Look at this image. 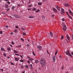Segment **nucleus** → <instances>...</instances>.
<instances>
[{"mask_svg":"<svg viewBox=\"0 0 73 73\" xmlns=\"http://www.w3.org/2000/svg\"><path fill=\"white\" fill-rule=\"evenodd\" d=\"M23 35L24 36H25V35H26V33H23Z\"/></svg>","mask_w":73,"mask_h":73,"instance_id":"obj_29","label":"nucleus"},{"mask_svg":"<svg viewBox=\"0 0 73 73\" xmlns=\"http://www.w3.org/2000/svg\"><path fill=\"white\" fill-rule=\"evenodd\" d=\"M11 35H13V32L11 33Z\"/></svg>","mask_w":73,"mask_h":73,"instance_id":"obj_59","label":"nucleus"},{"mask_svg":"<svg viewBox=\"0 0 73 73\" xmlns=\"http://www.w3.org/2000/svg\"><path fill=\"white\" fill-rule=\"evenodd\" d=\"M21 40H22V41H24V39L22 38H21Z\"/></svg>","mask_w":73,"mask_h":73,"instance_id":"obj_37","label":"nucleus"},{"mask_svg":"<svg viewBox=\"0 0 73 73\" xmlns=\"http://www.w3.org/2000/svg\"><path fill=\"white\" fill-rule=\"evenodd\" d=\"M14 52V53H18V52L16 50H15Z\"/></svg>","mask_w":73,"mask_h":73,"instance_id":"obj_21","label":"nucleus"},{"mask_svg":"<svg viewBox=\"0 0 73 73\" xmlns=\"http://www.w3.org/2000/svg\"><path fill=\"white\" fill-rule=\"evenodd\" d=\"M53 10L55 13H57V11L55 8H53Z\"/></svg>","mask_w":73,"mask_h":73,"instance_id":"obj_8","label":"nucleus"},{"mask_svg":"<svg viewBox=\"0 0 73 73\" xmlns=\"http://www.w3.org/2000/svg\"><path fill=\"white\" fill-rule=\"evenodd\" d=\"M7 49L8 51H11V48L10 47H8L7 48Z\"/></svg>","mask_w":73,"mask_h":73,"instance_id":"obj_18","label":"nucleus"},{"mask_svg":"<svg viewBox=\"0 0 73 73\" xmlns=\"http://www.w3.org/2000/svg\"><path fill=\"white\" fill-rule=\"evenodd\" d=\"M64 66H62V70H63V69H64Z\"/></svg>","mask_w":73,"mask_h":73,"instance_id":"obj_44","label":"nucleus"},{"mask_svg":"<svg viewBox=\"0 0 73 73\" xmlns=\"http://www.w3.org/2000/svg\"><path fill=\"white\" fill-rule=\"evenodd\" d=\"M62 21H65V19H62Z\"/></svg>","mask_w":73,"mask_h":73,"instance_id":"obj_55","label":"nucleus"},{"mask_svg":"<svg viewBox=\"0 0 73 73\" xmlns=\"http://www.w3.org/2000/svg\"><path fill=\"white\" fill-rule=\"evenodd\" d=\"M29 18L30 19H33V18H34V17L33 16H30L29 17Z\"/></svg>","mask_w":73,"mask_h":73,"instance_id":"obj_26","label":"nucleus"},{"mask_svg":"<svg viewBox=\"0 0 73 73\" xmlns=\"http://www.w3.org/2000/svg\"><path fill=\"white\" fill-rule=\"evenodd\" d=\"M3 55L5 56V57H7V56L6 55V54H5L4 53Z\"/></svg>","mask_w":73,"mask_h":73,"instance_id":"obj_36","label":"nucleus"},{"mask_svg":"<svg viewBox=\"0 0 73 73\" xmlns=\"http://www.w3.org/2000/svg\"><path fill=\"white\" fill-rule=\"evenodd\" d=\"M1 51H3V52H4V51H5V50L4 48H1Z\"/></svg>","mask_w":73,"mask_h":73,"instance_id":"obj_17","label":"nucleus"},{"mask_svg":"<svg viewBox=\"0 0 73 73\" xmlns=\"http://www.w3.org/2000/svg\"><path fill=\"white\" fill-rule=\"evenodd\" d=\"M50 35L51 37H53V33L52 32H50Z\"/></svg>","mask_w":73,"mask_h":73,"instance_id":"obj_12","label":"nucleus"},{"mask_svg":"<svg viewBox=\"0 0 73 73\" xmlns=\"http://www.w3.org/2000/svg\"><path fill=\"white\" fill-rule=\"evenodd\" d=\"M35 63H36V64H37V63H38V60H35Z\"/></svg>","mask_w":73,"mask_h":73,"instance_id":"obj_20","label":"nucleus"},{"mask_svg":"<svg viewBox=\"0 0 73 73\" xmlns=\"http://www.w3.org/2000/svg\"><path fill=\"white\" fill-rule=\"evenodd\" d=\"M64 38V37L63 36V35L61 37V39L62 40H63Z\"/></svg>","mask_w":73,"mask_h":73,"instance_id":"obj_34","label":"nucleus"},{"mask_svg":"<svg viewBox=\"0 0 73 73\" xmlns=\"http://www.w3.org/2000/svg\"><path fill=\"white\" fill-rule=\"evenodd\" d=\"M65 73H68V71L66 72Z\"/></svg>","mask_w":73,"mask_h":73,"instance_id":"obj_64","label":"nucleus"},{"mask_svg":"<svg viewBox=\"0 0 73 73\" xmlns=\"http://www.w3.org/2000/svg\"><path fill=\"white\" fill-rule=\"evenodd\" d=\"M15 61L17 62H18L19 60V58H18L16 57L14 58Z\"/></svg>","mask_w":73,"mask_h":73,"instance_id":"obj_9","label":"nucleus"},{"mask_svg":"<svg viewBox=\"0 0 73 73\" xmlns=\"http://www.w3.org/2000/svg\"><path fill=\"white\" fill-rule=\"evenodd\" d=\"M11 65H14V64L13 63V62H11Z\"/></svg>","mask_w":73,"mask_h":73,"instance_id":"obj_33","label":"nucleus"},{"mask_svg":"<svg viewBox=\"0 0 73 73\" xmlns=\"http://www.w3.org/2000/svg\"><path fill=\"white\" fill-rule=\"evenodd\" d=\"M10 46H11V47H12V46H13L11 44H10Z\"/></svg>","mask_w":73,"mask_h":73,"instance_id":"obj_60","label":"nucleus"},{"mask_svg":"<svg viewBox=\"0 0 73 73\" xmlns=\"http://www.w3.org/2000/svg\"><path fill=\"white\" fill-rule=\"evenodd\" d=\"M69 12L73 16V13L71 11V10L69 9Z\"/></svg>","mask_w":73,"mask_h":73,"instance_id":"obj_10","label":"nucleus"},{"mask_svg":"<svg viewBox=\"0 0 73 73\" xmlns=\"http://www.w3.org/2000/svg\"><path fill=\"white\" fill-rule=\"evenodd\" d=\"M70 70H73V69H72V68H70Z\"/></svg>","mask_w":73,"mask_h":73,"instance_id":"obj_54","label":"nucleus"},{"mask_svg":"<svg viewBox=\"0 0 73 73\" xmlns=\"http://www.w3.org/2000/svg\"><path fill=\"white\" fill-rule=\"evenodd\" d=\"M56 8L57 9H58V11H59L60 10V7H58V5L56 6Z\"/></svg>","mask_w":73,"mask_h":73,"instance_id":"obj_14","label":"nucleus"},{"mask_svg":"<svg viewBox=\"0 0 73 73\" xmlns=\"http://www.w3.org/2000/svg\"><path fill=\"white\" fill-rule=\"evenodd\" d=\"M11 44L13 45H14V44H15V43L14 42H13L12 41L11 42Z\"/></svg>","mask_w":73,"mask_h":73,"instance_id":"obj_38","label":"nucleus"},{"mask_svg":"<svg viewBox=\"0 0 73 73\" xmlns=\"http://www.w3.org/2000/svg\"><path fill=\"white\" fill-rule=\"evenodd\" d=\"M64 53H66L67 55L70 56V57H73V56H72V55H71V54H70V52H69V50H67L66 52H64Z\"/></svg>","mask_w":73,"mask_h":73,"instance_id":"obj_3","label":"nucleus"},{"mask_svg":"<svg viewBox=\"0 0 73 73\" xmlns=\"http://www.w3.org/2000/svg\"><path fill=\"white\" fill-rule=\"evenodd\" d=\"M30 67H33V65L32 64H31L30 65Z\"/></svg>","mask_w":73,"mask_h":73,"instance_id":"obj_42","label":"nucleus"},{"mask_svg":"<svg viewBox=\"0 0 73 73\" xmlns=\"http://www.w3.org/2000/svg\"><path fill=\"white\" fill-rule=\"evenodd\" d=\"M15 54L16 56H19V54Z\"/></svg>","mask_w":73,"mask_h":73,"instance_id":"obj_50","label":"nucleus"},{"mask_svg":"<svg viewBox=\"0 0 73 73\" xmlns=\"http://www.w3.org/2000/svg\"><path fill=\"white\" fill-rule=\"evenodd\" d=\"M57 53H58V52H57V51H56L55 54V55H56L57 54Z\"/></svg>","mask_w":73,"mask_h":73,"instance_id":"obj_35","label":"nucleus"},{"mask_svg":"<svg viewBox=\"0 0 73 73\" xmlns=\"http://www.w3.org/2000/svg\"><path fill=\"white\" fill-rule=\"evenodd\" d=\"M59 57L60 58H62V56H61V55H60L59 56Z\"/></svg>","mask_w":73,"mask_h":73,"instance_id":"obj_56","label":"nucleus"},{"mask_svg":"<svg viewBox=\"0 0 73 73\" xmlns=\"http://www.w3.org/2000/svg\"><path fill=\"white\" fill-rule=\"evenodd\" d=\"M72 39H73V35H72Z\"/></svg>","mask_w":73,"mask_h":73,"instance_id":"obj_58","label":"nucleus"},{"mask_svg":"<svg viewBox=\"0 0 73 73\" xmlns=\"http://www.w3.org/2000/svg\"><path fill=\"white\" fill-rule=\"evenodd\" d=\"M15 28H19V27L17 26H15Z\"/></svg>","mask_w":73,"mask_h":73,"instance_id":"obj_51","label":"nucleus"},{"mask_svg":"<svg viewBox=\"0 0 73 73\" xmlns=\"http://www.w3.org/2000/svg\"><path fill=\"white\" fill-rule=\"evenodd\" d=\"M5 27H6L7 28H8V26H6Z\"/></svg>","mask_w":73,"mask_h":73,"instance_id":"obj_63","label":"nucleus"},{"mask_svg":"<svg viewBox=\"0 0 73 73\" xmlns=\"http://www.w3.org/2000/svg\"><path fill=\"white\" fill-rule=\"evenodd\" d=\"M21 66V68H24V67L23 66Z\"/></svg>","mask_w":73,"mask_h":73,"instance_id":"obj_62","label":"nucleus"},{"mask_svg":"<svg viewBox=\"0 0 73 73\" xmlns=\"http://www.w3.org/2000/svg\"><path fill=\"white\" fill-rule=\"evenodd\" d=\"M38 12H40V10L38 9L36 11V13H37Z\"/></svg>","mask_w":73,"mask_h":73,"instance_id":"obj_27","label":"nucleus"},{"mask_svg":"<svg viewBox=\"0 0 73 73\" xmlns=\"http://www.w3.org/2000/svg\"><path fill=\"white\" fill-rule=\"evenodd\" d=\"M27 47H29L30 46H29V44H27Z\"/></svg>","mask_w":73,"mask_h":73,"instance_id":"obj_41","label":"nucleus"},{"mask_svg":"<svg viewBox=\"0 0 73 73\" xmlns=\"http://www.w3.org/2000/svg\"><path fill=\"white\" fill-rule=\"evenodd\" d=\"M7 3H8V4L9 5V4H10L11 3H10V2H9V1H8L7 2Z\"/></svg>","mask_w":73,"mask_h":73,"instance_id":"obj_47","label":"nucleus"},{"mask_svg":"<svg viewBox=\"0 0 73 73\" xmlns=\"http://www.w3.org/2000/svg\"><path fill=\"white\" fill-rule=\"evenodd\" d=\"M27 62H28V64H30V62L29 61V60H28L27 61Z\"/></svg>","mask_w":73,"mask_h":73,"instance_id":"obj_39","label":"nucleus"},{"mask_svg":"<svg viewBox=\"0 0 73 73\" xmlns=\"http://www.w3.org/2000/svg\"><path fill=\"white\" fill-rule=\"evenodd\" d=\"M66 37L68 40H70V38H69V35H66Z\"/></svg>","mask_w":73,"mask_h":73,"instance_id":"obj_13","label":"nucleus"},{"mask_svg":"<svg viewBox=\"0 0 73 73\" xmlns=\"http://www.w3.org/2000/svg\"><path fill=\"white\" fill-rule=\"evenodd\" d=\"M62 25L63 26V30L64 31H66V26L65 25V24L64 23H63L62 24Z\"/></svg>","mask_w":73,"mask_h":73,"instance_id":"obj_2","label":"nucleus"},{"mask_svg":"<svg viewBox=\"0 0 73 73\" xmlns=\"http://www.w3.org/2000/svg\"><path fill=\"white\" fill-rule=\"evenodd\" d=\"M66 13L67 15L71 19H72V17H71L68 14V12L66 11Z\"/></svg>","mask_w":73,"mask_h":73,"instance_id":"obj_7","label":"nucleus"},{"mask_svg":"<svg viewBox=\"0 0 73 73\" xmlns=\"http://www.w3.org/2000/svg\"><path fill=\"white\" fill-rule=\"evenodd\" d=\"M20 57H21L22 58H23V56H21V55H20Z\"/></svg>","mask_w":73,"mask_h":73,"instance_id":"obj_43","label":"nucleus"},{"mask_svg":"<svg viewBox=\"0 0 73 73\" xmlns=\"http://www.w3.org/2000/svg\"><path fill=\"white\" fill-rule=\"evenodd\" d=\"M64 6H65V7H69V5L68 3H65L64 4Z\"/></svg>","mask_w":73,"mask_h":73,"instance_id":"obj_11","label":"nucleus"},{"mask_svg":"<svg viewBox=\"0 0 73 73\" xmlns=\"http://www.w3.org/2000/svg\"><path fill=\"white\" fill-rule=\"evenodd\" d=\"M37 48L39 49V50H41V49H42V47L40 45H38L37 46Z\"/></svg>","mask_w":73,"mask_h":73,"instance_id":"obj_5","label":"nucleus"},{"mask_svg":"<svg viewBox=\"0 0 73 73\" xmlns=\"http://www.w3.org/2000/svg\"><path fill=\"white\" fill-rule=\"evenodd\" d=\"M17 6L19 7L20 6V4H17Z\"/></svg>","mask_w":73,"mask_h":73,"instance_id":"obj_45","label":"nucleus"},{"mask_svg":"<svg viewBox=\"0 0 73 73\" xmlns=\"http://www.w3.org/2000/svg\"><path fill=\"white\" fill-rule=\"evenodd\" d=\"M25 67H26V68H28L29 67L28 66V65H26L25 66Z\"/></svg>","mask_w":73,"mask_h":73,"instance_id":"obj_28","label":"nucleus"},{"mask_svg":"<svg viewBox=\"0 0 73 73\" xmlns=\"http://www.w3.org/2000/svg\"><path fill=\"white\" fill-rule=\"evenodd\" d=\"M38 5H41V4H42V3H38Z\"/></svg>","mask_w":73,"mask_h":73,"instance_id":"obj_23","label":"nucleus"},{"mask_svg":"<svg viewBox=\"0 0 73 73\" xmlns=\"http://www.w3.org/2000/svg\"><path fill=\"white\" fill-rule=\"evenodd\" d=\"M20 61L21 62H24V60H23L22 59Z\"/></svg>","mask_w":73,"mask_h":73,"instance_id":"obj_24","label":"nucleus"},{"mask_svg":"<svg viewBox=\"0 0 73 73\" xmlns=\"http://www.w3.org/2000/svg\"><path fill=\"white\" fill-rule=\"evenodd\" d=\"M61 11L62 13H64V9L63 8H62L61 9Z\"/></svg>","mask_w":73,"mask_h":73,"instance_id":"obj_19","label":"nucleus"},{"mask_svg":"<svg viewBox=\"0 0 73 73\" xmlns=\"http://www.w3.org/2000/svg\"><path fill=\"white\" fill-rule=\"evenodd\" d=\"M30 69H33V67H30Z\"/></svg>","mask_w":73,"mask_h":73,"instance_id":"obj_46","label":"nucleus"},{"mask_svg":"<svg viewBox=\"0 0 73 73\" xmlns=\"http://www.w3.org/2000/svg\"><path fill=\"white\" fill-rule=\"evenodd\" d=\"M12 8L13 9H15V6H13L12 7Z\"/></svg>","mask_w":73,"mask_h":73,"instance_id":"obj_40","label":"nucleus"},{"mask_svg":"<svg viewBox=\"0 0 73 73\" xmlns=\"http://www.w3.org/2000/svg\"><path fill=\"white\" fill-rule=\"evenodd\" d=\"M46 0H44L43 1H42V2H44L45 1H46Z\"/></svg>","mask_w":73,"mask_h":73,"instance_id":"obj_57","label":"nucleus"},{"mask_svg":"<svg viewBox=\"0 0 73 73\" xmlns=\"http://www.w3.org/2000/svg\"><path fill=\"white\" fill-rule=\"evenodd\" d=\"M17 29H15V30H14V32L15 33H17Z\"/></svg>","mask_w":73,"mask_h":73,"instance_id":"obj_25","label":"nucleus"},{"mask_svg":"<svg viewBox=\"0 0 73 73\" xmlns=\"http://www.w3.org/2000/svg\"><path fill=\"white\" fill-rule=\"evenodd\" d=\"M10 10V9H9V8H8V9H6V10L7 11H9Z\"/></svg>","mask_w":73,"mask_h":73,"instance_id":"obj_31","label":"nucleus"},{"mask_svg":"<svg viewBox=\"0 0 73 73\" xmlns=\"http://www.w3.org/2000/svg\"><path fill=\"white\" fill-rule=\"evenodd\" d=\"M32 9L31 8H30V9H27V10H31Z\"/></svg>","mask_w":73,"mask_h":73,"instance_id":"obj_53","label":"nucleus"},{"mask_svg":"<svg viewBox=\"0 0 73 73\" xmlns=\"http://www.w3.org/2000/svg\"><path fill=\"white\" fill-rule=\"evenodd\" d=\"M21 29H22V30H23V31H24V28H21Z\"/></svg>","mask_w":73,"mask_h":73,"instance_id":"obj_49","label":"nucleus"},{"mask_svg":"<svg viewBox=\"0 0 73 73\" xmlns=\"http://www.w3.org/2000/svg\"><path fill=\"white\" fill-rule=\"evenodd\" d=\"M52 59L53 61L54 62H55L56 61V56H54L52 57Z\"/></svg>","mask_w":73,"mask_h":73,"instance_id":"obj_6","label":"nucleus"},{"mask_svg":"<svg viewBox=\"0 0 73 73\" xmlns=\"http://www.w3.org/2000/svg\"><path fill=\"white\" fill-rule=\"evenodd\" d=\"M42 19H45V17H42Z\"/></svg>","mask_w":73,"mask_h":73,"instance_id":"obj_52","label":"nucleus"},{"mask_svg":"<svg viewBox=\"0 0 73 73\" xmlns=\"http://www.w3.org/2000/svg\"><path fill=\"white\" fill-rule=\"evenodd\" d=\"M0 34H1V35L3 34V31H0Z\"/></svg>","mask_w":73,"mask_h":73,"instance_id":"obj_32","label":"nucleus"},{"mask_svg":"<svg viewBox=\"0 0 73 73\" xmlns=\"http://www.w3.org/2000/svg\"><path fill=\"white\" fill-rule=\"evenodd\" d=\"M27 57L28 58H29V61H32L33 60V59L32 58H31V57L29 56H27Z\"/></svg>","mask_w":73,"mask_h":73,"instance_id":"obj_4","label":"nucleus"},{"mask_svg":"<svg viewBox=\"0 0 73 73\" xmlns=\"http://www.w3.org/2000/svg\"><path fill=\"white\" fill-rule=\"evenodd\" d=\"M71 54H72V55L73 56V52H72L71 53Z\"/></svg>","mask_w":73,"mask_h":73,"instance_id":"obj_61","label":"nucleus"},{"mask_svg":"<svg viewBox=\"0 0 73 73\" xmlns=\"http://www.w3.org/2000/svg\"><path fill=\"white\" fill-rule=\"evenodd\" d=\"M45 59H41L40 60V64L42 65V66H44L45 65Z\"/></svg>","mask_w":73,"mask_h":73,"instance_id":"obj_1","label":"nucleus"},{"mask_svg":"<svg viewBox=\"0 0 73 73\" xmlns=\"http://www.w3.org/2000/svg\"><path fill=\"white\" fill-rule=\"evenodd\" d=\"M14 16L15 17H16L17 18H18V17H19L17 15H15Z\"/></svg>","mask_w":73,"mask_h":73,"instance_id":"obj_22","label":"nucleus"},{"mask_svg":"<svg viewBox=\"0 0 73 73\" xmlns=\"http://www.w3.org/2000/svg\"><path fill=\"white\" fill-rule=\"evenodd\" d=\"M36 10H37V9L35 8H33L32 9V11H36Z\"/></svg>","mask_w":73,"mask_h":73,"instance_id":"obj_15","label":"nucleus"},{"mask_svg":"<svg viewBox=\"0 0 73 73\" xmlns=\"http://www.w3.org/2000/svg\"><path fill=\"white\" fill-rule=\"evenodd\" d=\"M33 55H34V56H36V54H35L34 53V51H33Z\"/></svg>","mask_w":73,"mask_h":73,"instance_id":"obj_30","label":"nucleus"},{"mask_svg":"<svg viewBox=\"0 0 73 73\" xmlns=\"http://www.w3.org/2000/svg\"><path fill=\"white\" fill-rule=\"evenodd\" d=\"M5 8H9V6H8V5L7 4H6L5 5Z\"/></svg>","mask_w":73,"mask_h":73,"instance_id":"obj_16","label":"nucleus"},{"mask_svg":"<svg viewBox=\"0 0 73 73\" xmlns=\"http://www.w3.org/2000/svg\"><path fill=\"white\" fill-rule=\"evenodd\" d=\"M32 5H29L28 7H31L32 6Z\"/></svg>","mask_w":73,"mask_h":73,"instance_id":"obj_48","label":"nucleus"}]
</instances>
